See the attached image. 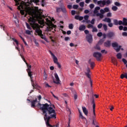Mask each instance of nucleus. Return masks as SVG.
Returning <instances> with one entry per match:
<instances>
[{"mask_svg": "<svg viewBox=\"0 0 127 127\" xmlns=\"http://www.w3.org/2000/svg\"><path fill=\"white\" fill-rule=\"evenodd\" d=\"M20 56L21 57L23 61L26 64V60H25V59H24V57H23V56H22L21 54H20Z\"/></svg>", "mask_w": 127, "mask_h": 127, "instance_id": "nucleus-38", "label": "nucleus"}, {"mask_svg": "<svg viewBox=\"0 0 127 127\" xmlns=\"http://www.w3.org/2000/svg\"><path fill=\"white\" fill-rule=\"evenodd\" d=\"M39 2V0H33V2H34L35 3H38Z\"/></svg>", "mask_w": 127, "mask_h": 127, "instance_id": "nucleus-63", "label": "nucleus"}, {"mask_svg": "<svg viewBox=\"0 0 127 127\" xmlns=\"http://www.w3.org/2000/svg\"><path fill=\"white\" fill-rule=\"evenodd\" d=\"M103 26L105 31H107V30H108V26L107 25V24H103Z\"/></svg>", "mask_w": 127, "mask_h": 127, "instance_id": "nucleus-31", "label": "nucleus"}, {"mask_svg": "<svg viewBox=\"0 0 127 127\" xmlns=\"http://www.w3.org/2000/svg\"><path fill=\"white\" fill-rule=\"evenodd\" d=\"M82 111L85 116H88V110L86 107H82Z\"/></svg>", "mask_w": 127, "mask_h": 127, "instance_id": "nucleus-17", "label": "nucleus"}, {"mask_svg": "<svg viewBox=\"0 0 127 127\" xmlns=\"http://www.w3.org/2000/svg\"><path fill=\"white\" fill-rule=\"evenodd\" d=\"M121 79H124V78L127 79V73H125V74H122L121 75Z\"/></svg>", "mask_w": 127, "mask_h": 127, "instance_id": "nucleus-19", "label": "nucleus"}, {"mask_svg": "<svg viewBox=\"0 0 127 127\" xmlns=\"http://www.w3.org/2000/svg\"><path fill=\"white\" fill-rule=\"evenodd\" d=\"M78 7H79V5L77 4H75L73 5V8H74V9H77Z\"/></svg>", "mask_w": 127, "mask_h": 127, "instance_id": "nucleus-40", "label": "nucleus"}, {"mask_svg": "<svg viewBox=\"0 0 127 127\" xmlns=\"http://www.w3.org/2000/svg\"><path fill=\"white\" fill-rule=\"evenodd\" d=\"M37 107L42 111L47 127H53V126L50 125L49 123L51 119H56L57 114L54 109H55L54 105L48 104V103L41 104L40 101H39Z\"/></svg>", "mask_w": 127, "mask_h": 127, "instance_id": "nucleus-1", "label": "nucleus"}, {"mask_svg": "<svg viewBox=\"0 0 127 127\" xmlns=\"http://www.w3.org/2000/svg\"><path fill=\"white\" fill-rule=\"evenodd\" d=\"M119 30H123L124 29V26H123L122 25H120L119 27Z\"/></svg>", "mask_w": 127, "mask_h": 127, "instance_id": "nucleus-56", "label": "nucleus"}, {"mask_svg": "<svg viewBox=\"0 0 127 127\" xmlns=\"http://www.w3.org/2000/svg\"><path fill=\"white\" fill-rule=\"evenodd\" d=\"M74 100H76V99H77L78 98V95H77V94H74Z\"/></svg>", "mask_w": 127, "mask_h": 127, "instance_id": "nucleus-64", "label": "nucleus"}, {"mask_svg": "<svg viewBox=\"0 0 127 127\" xmlns=\"http://www.w3.org/2000/svg\"><path fill=\"white\" fill-rule=\"evenodd\" d=\"M91 103L92 105L95 104V100L94 99V97H92L91 98Z\"/></svg>", "mask_w": 127, "mask_h": 127, "instance_id": "nucleus-48", "label": "nucleus"}, {"mask_svg": "<svg viewBox=\"0 0 127 127\" xmlns=\"http://www.w3.org/2000/svg\"><path fill=\"white\" fill-rule=\"evenodd\" d=\"M20 12L22 15H24V14H25V12H24V10H21Z\"/></svg>", "mask_w": 127, "mask_h": 127, "instance_id": "nucleus-45", "label": "nucleus"}, {"mask_svg": "<svg viewBox=\"0 0 127 127\" xmlns=\"http://www.w3.org/2000/svg\"><path fill=\"white\" fill-rule=\"evenodd\" d=\"M80 17V16L76 15L75 16L74 18L75 19H76V20H79V18Z\"/></svg>", "mask_w": 127, "mask_h": 127, "instance_id": "nucleus-52", "label": "nucleus"}, {"mask_svg": "<svg viewBox=\"0 0 127 127\" xmlns=\"http://www.w3.org/2000/svg\"><path fill=\"white\" fill-rule=\"evenodd\" d=\"M71 14L72 15H75L76 14V11L74 10H71Z\"/></svg>", "mask_w": 127, "mask_h": 127, "instance_id": "nucleus-55", "label": "nucleus"}, {"mask_svg": "<svg viewBox=\"0 0 127 127\" xmlns=\"http://www.w3.org/2000/svg\"><path fill=\"white\" fill-rule=\"evenodd\" d=\"M90 23H91V24H95V19H92Z\"/></svg>", "mask_w": 127, "mask_h": 127, "instance_id": "nucleus-62", "label": "nucleus"}, {"mask_svg": "<svg viewBox=\"0 0 127 127\" xmlns=\"http://www.w3.org/2000/svg\"><path fill=\"white\" fill-rule=\"evenodd\" d=\"M84 18L85 20H88L89 19V15H86L84 16Z\"/></svg>", "mask_w": 127, "mask_h": 127, "instance_id": "nucleus-47", "label": "nucleus"}, {"mask_svg": "<svg viewBox=\"0 0 127 127\" xmlns=\"http://www.w3.org/2000/svg\"><path fill=\"white\" fill-rule=\"evenodd\" d=\"M88 63L89 64H90L91 69H94V67H95V63L91 62V60H89L88 61Z\"/></svg>", "mask_w": 127, "mask_h": 127, "instance_id": "nucleus-15", "label": "nucleus"}, {"mask_svg": "<svg viewBox=\"0 0 127 127\" xmlns=\"http://www.w3.org/2000/svg\"><path fill=\"white\" fill-rule=\"evenodd\" d=\"M55 77L56 79V81L55 80L53 81V82L55 84H60V79H59V76H58V74L56 73L54 74Z\"/></svg>", "mask_w": 127, "mask_h": 127, "instance_id": "nucleus-10", "label": "nucleus"}, {"mask_svg": "<svg viewBox=\"0 0 127 127\" xmlns=\"http://www.w3.org/2000/svg\"><path fill=\"white\" fill-rule=\"evenodd\" d=\"M115 36V33L114 32H110L107 34V37L108 38H112V37H114Z\"/></svg>", "mask_w": 127, "mask_h": 127, "instance_id": "nucleus-12", "label": "nucleus"}, {"mask_svg": "<svg viewBox=\"0 0 127 127\" xmlns=\"http://www.w3.org/2000/svg\"><path fill=\"white\" fill-rule=\"evenodd\" d=\"M123 22L124 25H125V26H127V19L126 18H123Z\"/></svg>", "mask_w": 127, "mask_h": 127, "instance_id": "nucleus-20", "label": "nucleus"}, {"mask_svg": "<svg viewBox=\"0 0 127 127\" xmlns=\"http://www.w3.org/2000/svg\"><path fill=\"white\" fill-rule=\"evenodd\" d=\"M79 118L81 119V120H85V118L84 116H83V115L82 114V113L80 111H79Z\"/></svg>", "mask_w": 127, "mask_h": 127, "instance_id": "nucleus-27", "label": "nucleus"}, {"mask_svg": "<svg viewBox=\"0 0 127 127\" xmlns=\"http://www.w3.org/2000/svg\"><path fill=\"white\" fill-rule=\"evenodd\" d=\"M112 46L116 50V52H120V51H124V48H122V46H119V44L117 42L113 43L112 44Z\"/></svg>", "mask_w": 127, "mask_h": 127, "instance_id": "nucleus-7", "label": "nucleus"}, {"mask_svg": "<svg viewBox=\"0 0 127 127\" xmlns=\"http://www.w3.org/2000/svg\"><path fill=\"white\" fill-rule=\"evenodd\" d=\"M118 24L119 25H124V23H123V21H122V20H119V21H118Z\"/></svg>", "mask_w": 127, "mask_h": 127, "instance_id": "nucleus-39", "label": "nucleus"}, {"mask_svg": "<svg viewBox=\"0 0 127 127\" xmlns=\"http://www.w3.org/2000/svg\"><path fill=\"white\" fill-rule=\"evenodd\" d=\"M104 41H105V40L104 39H101L99 40L98 43L99 45H102V44L104 43Z\"/></svg>", "mask_w": 127, "mask_h": 127, "instance_id": "nucleus-26", "label": "nucleus"}, {"mask_svg": "<svg viewBox=\"0 0 127 127\" xmlns=\"http://www.w3.org/2000/svg\"><path fill=\"white\" fill-rule=\"evenodd\" d=\"M53 61L55 64H57L58 63V59L56 57V56L54 57L53 58Z\"/></svg>", "mask_w": 127, "mask_h": 127, "instance_id": "nucleus-23", "label": "nucleus"}, {"mask_svg": "<svg viewBox=\"0 0 127 127\" xmlns=\"http://www.w3.org/2000/svg\"><path fill=\"white\" fill-rule=\"evenodd\" d=\"M100 12L102 13V14H104V13L105 12V10L103 9H100Z\"/></svg>", "mask_w": 127, "mask_h": 127, "instance_id": "nucleus-58", "label": "nucleus"}, {"mask_svg": "<svg viewBox=\"0 0 127 127\" xmlns=\"http://www.w3.org/2000/svg\"><path fill=\"white\" fill-rule=\"evenodd\" d=\"M103 21H104V22H108V26L109 27H113V26H114V25H119V21H118V19H114L113 23H112V19L108 17L105 18L103 20Z\"/></svg>", "mask_w": 127, "mask_h": 127, "instance_id": "nucleus-4", "label": "nucleus"}, {"mask_svg": "<svg viewBox=\"0 0 127 127\" xmlns=\"http://www.w3.org/2000/svg\"><path fill=\"white\" fill-rule=\"evenodd\" d=\"M87 77L90 79V85L91 87H93V82H92V80H91V75H90V73H85Z\"/></svg>", "mask_w": 127, "mask_h": 127, "instance_id": "nucleus-14", "label": "nucleus"}, {"mask_svg": "<svg viewBox=\"0 0 127 127\" xmlns=\"http://www.w3.org/2000/svg\"><path fill=\"white\" fill-rule=\"evenodd\" d=\"M112 62L114 65H118V61L115 59H112Z\"/></svg>", "mask_w": 127, "mask_h": 127, "instance_id": "nucleus-22", "label": "nucleus"}, {"mask_svg": "<svg viewBox=\"0 0 127 127\" xmlns=\"http://www.w3.org/2000/svg\"><path fill=\"white\" fill-rule=\"evenodd\" d=\"M86 38L87 41L89 42V43H92L93 42V36L91 34H88L86 35Z\"/></svg>", "mask_w": 127, "mask_h": 127, "instance_id": "nucleus-9", "label": "nucleus"}, {"mask_svg": "<svg viewBox=\"0 0 127 127\" xmlns=\"http://www.w3.org/2000/svg\"><path fill=\"white\" fill-rule=\"evenodd\" d=\"M42 13H43L42 11H41V10H35L34 9L31 8V7H28L26 9V14L24 15L25 17H26L27 14H29V15L31 16V17H30V18L28 19L30 25L28 23L26 22V27L28 29H29V30H31V29H32V26H31V25L30 24L29 19H30V18H31L32 17L34 18V19H35V18L45 17L44 15H42Z\"/></svg>", "mask_w": 127, "mask_h": 127, "instance_id": "nucleus-2", "label": "nucleus"}, {"mask_svg": "<svg viewBox=\"0 0 127 127\" xmlns=\"http://www.w3.org/2000/svg\"><path fill=\"white\" fill-rule=\"evenodd\" d=\"M100 9H101V7H100L99 6H96L94 9L93 13H94V14L98 13L99 12L98 10H100Z\"/></svg>", "mask_w": 127, "mask_h": 127, "instance_id": "nucleus-16", "label": "nucleus"}, {"mask_svg": "<svg viewBox=\"0 0 127 127\" xmlns=\"http://www.w3.org/2000/svg\"><path fill=\"white\" fill-rule=\"evenodd\" d=\"M88 28H93L94 27V26L93 25L89 24L87 26Z\"/></svg>", "mask_w": 127, "mask_h": 127, "instance_id": "nucleus-46", "label": "nucleus"}, {"mask_svg": "<svg viewBox=\"0 0 127 127\" xmlns=\"http://www.w3.org/2000/svg\"><path fill=\"white\" fill-rule=\"evenodd\" d=\"M89 7L90 8H91V9H93V8L95 7V5L94 4L91 3L89 5Z\"/></svg>", "mask_w": 127, "mask_h": 127, "instance_id": "nucleus-37", "label": "nucleus"}, {"mask_svg": "<svg viewBox=\"0 0 127 127\" xmlns=\"http://www.w3.org/2000/svg\"><path fill=\"white\" fill-rule=\"evenodd\" d=\"M95 49H97V50H101V48L98 45H96Z\"/></svg>", "mask_w": 127, "mask_h": 127, "instance_id": "nucleus-60", "label": "nucleus"}, {"mask_svg": "<svg viewBox=\"0 0 127 127\" xmlns=\"http://www.w3.org/2000/svg\"><path fill=\"white\" fill-rule=\"evenodd\" d=\"M84 3L83 1L80 2L79 3V5L80 6H81V7H84Z\"/></svg>", "mask_w": 127, "mask_h": 127, "instance_id": "nucleus-43", "label": "nucleus"}, {"mask_svg": "<svg viewBox=\"0 0 127 127\" xmlns=\"http://www.w3.org/2000/svg\"><path fill=\"white\" fill-rule=\"evenodd\" d=\"M117 57L118 59H122V54L121 53L117 54Z\"/></svg>", "mask_w": 127, "mask_h": 127, "instance_id": "nucleus-29", "label": "nucleus"}, {"mask_svg": "<svg viewBox=\"0 0 127 127\" xmlns=\"http://www.w3.org/2000/svg\"><path fill=\"white\" fill-rule=\"evenodd\" d=\"M110 9L108 7H106L104 8L105 12H109Z\"/></svg>", "mask_w": 127, "mask_h": 127, "instance_id": "nucleus-50", "label": "nucleus"}, {"mask_svg": "<svg viewBox=\"0 0 127 127\" xmlns=\"http://www.w3.org/2000/svg\"><path fill=\"white\" fill-rule=\"evenodd\" d=\"M93 56L96 58L97 61H100L101 60V57H102V54L96 52L93 53Z\"/></svg>", "mask_w": 127, "mask_h": 127, "instance_id": "nucleus-8", "label": "nucleus"}, {"mask_svg": "<svg viewBox=\"0 0 127 127\" xmlns=\"http://www.w3.org/2000/svg\"><path fill=\"white\" fill-rule=\"evenodd\" d=\"M0 27L1 28H3V27H5L4 25L2 23H0Z\"/></svg>", "mask_w": 127, "mask_h": 127, "instance_id": "nucleus-54", "label": "nucleus"}, {"mask_svg": "<svg viewBox=\"0 0 127 127\" xmlns=\"http://www.w3.org/2000/svg\"><path fill=\"white\" fill-rule=\"evenodd\" d=\"M26 34H28V35H30L31 34V31H30L29 30H27L26 31Z\"/></svg>", "mask_w": 127, "mask_h": 127, "instance_id": "nucleus-42", "label": "nucleus"}, {"mask_svg": "<svg viewBox=\"0 0 127 127\" xmlns=\"http://www.w3.org/2000/svg\"><path fill=\"white\" fill-rule=\"evenodd\" d=\"M123 36H127V32H124L122 33Z\"/></svg>", "mask_w": 127, "mask_h": 127, "instance_id": "nucleus-57", "label": "nucleus"}, {"mask_svg": "<svg viewBox=\"0 0 127 127\" xmlns=\"http://www.w3.org/2000/svg\"><path fill=\"white\" fill-rule=\"evenodd\" d=\"M68 40H70V38H69V37H66L64 38V41H68Z\"/></svg>", "mask_w": 127, "mask_h": 127, "instance_id": "nucleus-61", "label": "nucleus"}, {"mask_svg": "<svg viewBox=\"0 0 127 127\" xmlns=\"http://www.w3.org/2000/svg\"><path fill=\"white\" fill-rule=\"evenodd\" d=\"M31 108H35L36 106H35V104L37 103V98H36L35 100H32L31 102Z\"/></svg>", "mask_w": 127, "mask_h": 127, "instance_id": "nucleus-11", "label": "nucleus"}, {"mask_svg": "<svg viewBox=\"0 0 127 127\" xmlns=\"http://www.w3.org/2000/svg\"><path fill=\"white\" fill-rule=\"evenodd\" d=\"M103 36V33H102L101 32L98 33L97 36H98V37H101V36Z\"/></svg>", "mask_w": 127, "mask_h": 127, "instance_id": "nucleus-44", "label": "nucleus"}, {"mask_svg": "<svg viewBox=\"0 0 127 127\" xmlns=\"http://www.w3.org/2000/svg\"><path fill=\"white\" fill-rule=\"evenodd\" d=\"M10 39H12L13 41L15 42L16 43V45L18 46L19 44L18 41L17 40L15 39L14 38H11V37H10Z\"/></svg>", "mask_w": 127, "mask_h": 127, "instance_id": "nucleus-21", "label": "nucleus"}, {"mask_svg": "<svg viewBox=\"0 0 127 127\" xmlns=\"http://www.w3.org/2000/svg\"><path fill=\"white\" fill-rule=\"evenodd\" d=\"M96 109V104H93V112L94 114V116H96V113H95V109Z\"/></svg>", "mask_w": 127, "mask_h": 127, "instance_id": "nucleus-28", "label": "nucleus"}, {"mask_svg": "<svg viewBox=\"0 0 127 127\" xmlns=\"http://www.w3.org/2000/svg\"><path fill=\"white\" fill-rule=\"evenodd\" d=\"M68 28L69 29H73V28H74V25H73V24H69L68 25Z\"/></svg>", "mask_w": 127, "mask_h": 127, "instance_id": "nucleus-32", "label": "nucleus"}, {"mask_svg": "<svg viewBox=\"0 0 127 127\" xmlns=\"http://www.w3.org/2000/svg\"><path fill=\"white\" fill-rule=\"evenodd\" d=\"M102 36H103V39H105V38H107V34H106L105 33L102 34Z\"/></svg>", "mask_w": 127, "mask_h": 127, "instance_id": "nucleus-59", "label": "nucleus"}, {"mask_svg": "<svg viewBox=\"0 0 127 127\" xmlns=\"http://www.w3.org/2000/svg\"><path fill=\"white\" fill-rule=\"evenodd\" d=\"M97 16H99L100 18H103L104 17V14L100 13H97L96 14Z\"/></svg>", "mask_w": 127, "mask_h": 127, "instance_id": "nucleus-24", "label": "nucleus"}, {"mask_svg": "<svg viewBox=\"0 0 127 127\" xmlns=\"http://www.w3.org/2000/svg\"><path fill=\"white\" fill-rule=\"evenodd\" d=\"M122 61L124 63V64H127V60H126V59H123Z\"/></svg>", "mask_w": 127, "mask_h": 127, "instance_id": "nucleus-53", "label": "nucleus"}, {"mask_svg": "<svg viewBox=\"0 0 127 127\" xmlns=\"http://www.w3.org/2000/svg\"><path fill=\"white\" fill-rule=\"evenodd\" d=\"M45 87L46 88H51V86L49 85V84L46 82H45Z\"/></svg>", "mask_w": 127, "mask_h": 127, "instance_id": "nucleus-41", "label": "nucleus"}, {"mask_svg": "<svg viewBox=\"0 0 127 127\" xmlns=\"http://www.w3.org/2000/svg\"><path fill=\"white\" fill-rule=\"evenodd\" d=\"M105 47H111V41H107L104 43Z\"/></svg>", "mask_w": 127, "mask_h": 127, "instance_id": "nucleus-13", "label": "nucleus"}, {"mask_svg": "<svg viewBox=\"0 0 127 127\" xmlns=\"http://www.w3.org/2000/svg\"><path fill=\"white\" fill-rule=\"evenodd\" d=\"M107 17H112V13L109 12L107 14Z\"/></svg>", "mask_w": 127, "mask_h": 127, "instance_id": "nucleus-51", "label": "nucleus"}, {"mask_svg": "<svg viewBox=\"0 0 127 127\" xmlns=\"http://www.w3.org/2000/svg\"><path fill=\"white\" fill-rule=\"evenodd\" d=\"M62 11L63 12L65 13L67 11L66 10V8L65 7H63L62 8Z\"/></svg>", "mask_w": 127, "mask_h": 127, "instance_id": "nucleus-49", "label": "nucleus"}, {"mask_svg": "<svg viewBox=\"0 0 127 127\" xmlns=\"http://www.w3.org/2000/svg\"><path fill=\"white\" fill-rule=\"evenodd\" d=\"M112 9L114 11H117V10H118V7H117V6H113L112 7Z\"/></svg>", "mask_w": 127, "mask_h": 127, "instance_id": "nucleus-30", "label": "nucleus"}, {"mask_svg": "<svg viewBox=\"0 0 127 127\" xmlns=\"http://www.w3.org/2000/svg\"><path fill=\"white\" fill-rule=\"evenodd\" d=\"M103 23H101L99 25H98L97 27L99 29H101V28H102V27H103Z\"/></svg>", "mask_w": 127, "mask_h": 127, "instance_id": "nucleus-34", "label": "nucleus"}, {"mask_svg": "<svg viewBox=\"0 0 127 127\" xmlns=\"http://www.w3.org/2000/svg\"><path fill=\"white\" fill-rule=\"evenodd\" d=\"M56 11L57 12H60L62 10V8L60 7H57L56 8Z\"/></svg>", "mask_w": 127, "mask_h": 127, "instance_id": "nucleus-36", "label": "nucleus"}, {"mask_svg": "<svg viewBox=\"0 0 127 127\" xmlns=\"http://www.w3.org/2000/svg\"><path fill=\"white\" fill-rule=\"evenodd\" d=\"M114 4H115V5H116V6H121L122 5V4L120 3V2L117 1L115 2Z\"/></svg>", "mask_w": 127, "mask_h": 127, "instance_id": "nucleus-33", "label": "nucleus"}, {"mask_svg": "<svg viewBox=\"0 0 127 127\" xmlns=\"http://www.w3.org/2000/svg\"><path fill=\"white\" fill-rule=\"evenodd\" d=\"M86 29V26L84 25H82L79 26V30L80 31H84Z\"/></svg>", "mask_w": 127, "mask_h": 127, "instance_id": "nucleus-18", "label": "nucleus"}, {"mask_svg": "<svg viewBox=\"0 0 127 127\" xmlns=\"http://www.w3.org/2000/svg\"><path fill=\"white\" fill-rule=\"evenodd\" d=\"M29 21L33 29L35 30L36 33H37L38 35L40 36L42 39H46V37H45V35L42 34V31L40 29L39 24L36 23V19H34L33 17H32L29 19Z\"/></svg>", "mask_w": 127, "mask_h": 127, "instance_id": "nucleus-3", "label": "nucleus"}, {"mask_svg": "<svg viewBox=\"0 0 127 127\" xmlns=\"http://www.w3.org/2000/svg\"><path fill=\"white\" fill-rule=\"evenodd\" d=\"M93 2L95 4L97 2V4L98 5L101 4V3H102L103 6H105L106 4H107V5H109V4H111V3H112V1L110 0H107V1L105 0H100L98 1V0H93Z\"/></svg>", "mask_w": 127, "mask_h": 127, "instance_id": "nucleus-6", "label": "nucleus"}, {"mask_svg": "<svg viewBox=\"0 0 127 127\" xmlns=\"http://www.w3.org/2000/svg\"><path fill=\"white\" fill-rule=\"evenodd\" d=\"M26 64L28 67V69H27V72L28 73V75L29 77H30V79H31L32 83V86L33 87L34 89H36V85L34 84V83H33V80H32V72L30 70V69L31 68V65H28V64L27 63H26Z\"/></svg>", "mask_w": 127, "mask_h": 127, "instance_id": "nucleus-5", "label": "nucleus"}, {"mask_svg": "<svg viewBox=\"0 0 127 127\" xmlns=\"http://www.w3.org/2000/svg\"><path fill=\"white\" fill-rule=\"evenodd\" d=\"M92 125H94V126H96L97 125V121H96V120H95L94 117H93Z\"/></svg>", "mask_w": 127, "mask_h": 127, "instance_id": "nucleus-25", "label": "nucleus"}, {"mask_svg": "<svg viewBox=\"0 0 127 127\" xmlns=\"http://www.w3.org/2000/svg\"><path fill=\"white\" fill-rule=\"evenodd\" d=\"M98 31V29L96 27H94L92 29V32H97Z\"/></svg>", "mask_w": 127, "mask_h": 127, "instance_id": "nucleus-35", "label": "nucleus"}]
</instances>
